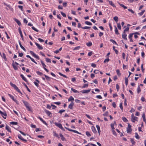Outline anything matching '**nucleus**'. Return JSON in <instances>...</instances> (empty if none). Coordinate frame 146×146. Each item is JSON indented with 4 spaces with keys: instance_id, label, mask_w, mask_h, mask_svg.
I'll return each mask as SVG.
<instances>
[{
    "instance_id": "nucleus-35",
    "label": "nucleus",
    "mask_w": 146,
    "mask_h": 146,
    "mask_svg": "<svg viewBox=\"0 0 146 146\" xmlns=\"http://www.w3.org/2000/svg\"><path fill=\"white\" fill-rule=\"evenodd\" d=\"M86 44L88 46H90L92 45V43L91 42H90L87 43Z\"/></svg>"
},
{
    "instance_id": "nucleus-16",
    "label": "nucleus",
    "mask_w": 146,
    "mask_h": 146,
    "mask_svg": "<svg viewBox=\"0 0 146 146\" xmlns=\"http://www.w3.org/2000/svg\"><path fill=\"white\" fill-rule=\"evenodd\" d=\"M23 102L25 106H26V107L29 106V104L28 103L23 100Z\"/></svg>"
},
{
    "instance_id": "nucleus-38",
    "label": "nucleus",
    "mask_w": 146,
    "mask_h": 146,
    "mask_svg": "<svg viewBox=\"0 0 146 146\" xmlns=\"http://www.w3.org/2000/svg\"><path fill=\"white\" fill-rule=\"evenodd\" d=\"M125 84L126 86H127L128 84V79L127 78H125Z\"/></svg>"
},
{
    "instance_id": "nucleus-27",
    "label": "nucleus",
    "mask_w": 146,
    "mask_h": 146,
    "mask_svg": "<svg viewBox=\"0 0 146 146\" xmlns=\"http://www.w3.org/2000/svg\"><path fill=\"white\" fill-rule=\"evenodd\" d=\"M115 27V33L117 35H118L119 34L118 30L115 26H114Z\"/></svg>"
},
{
    "instance_id": "nucleus-9",
    "label": "nucleus",
    "mask_w": 146,
    "mask_h": 146,
    "mask_svg": "<svg viewBox=\"0 0 146 146\" xmlns=\"http://www.w3.org/2000/svg\"><path fill=\"white\" fill-rule=\"evenodd\" d=\"M54 124L55 125L57 126L60 129L62 127V125L60 123H58L56 122H55Z\"/></svg>"
},
{
    "instance_id": "nucleus-40",
    "label": "nucleus",
    "mask_w": 146,
    "mask_h": 146,
    "mask_svg": "<svg viewBox=\"0 0 146 146\" xmlns=\"http://www.w3.org/2000/svg\"><path fill=\"white\" fill-rule=\"evenodd\" d=\"M3 56V57H3V58L6 61L7 60V58L6 57V56L5 54L4 53H3V55H2Z\"/></svg>"
},
{
    "instance_id": "nucleus-33",
    "label": "nucleus",
    "mask_w": 146,
    "mask_h": 146,
    "mask_svg": "<svg viewBox=\"0 0 146 146\" xmlns=\"http://www.w3.org/2000/svg\"><path fill=\"white\" fill-rule=\"evenodd\" d=\"M71 90L74 93H78V91L75 89H74L73 88H71Z\"/></svg>"
},
{
    "instance_id": "nucleus-41",
    "label": "nucleus",
    "mask_w": 146,
    "mask_h": 146,
    "mask_svg": "<svg viewBox=\"0 0 146 146\" xmlns=\"http://www.w3.org/2000/svg\"><path fill=\"white\" fill-rule=\"evenodd\" d=\"M58 74L60 76H62L64 77H65V78H67V77L65 75H64L62 74L61 73L59 72H58Z\"/></svg>"
},
{
    "instance_id": "nucleus-42",
    "label": "nucleus",
    "mask_w": 146,
    "mask_h": 146,
    "mask_svg": "<svg viewBox=\"0 0 146 146\" xmlns=\"http://www.w3.org/2000/svg\"><path fill=\"white\" fill-rule=\"evenodd\" d=\"M8 95L14 101L15 99H14V97L10 94H9Z\"/></svg>"
},
{
    "instance_id": "nucleus-5",
    "label": "nucleus",
    "mask_w": 146,
    "mask_h": 146,
    "mask_svg": "<svg viewBox=\"0 0 146 146\" xmlns=\"http://www.w3.org/2000/svg\"><path fill=\"white\" fill-rule=\"evenodd\" d=\"M0 114L1 115L2 117L5 119L6 118L7 114L6 112H3L0 110Z\"/></svg>"
},
{
    "instance_id": "nucleus-7",
    "label": "nucleus",
    "mask_w": 146,
    "mask_h": 146,
    "mask_svg": "<svg viewBox=\"0 0 146 146\" xmlns=\"http://www.w3.org/2000/svg\"><path fill=\"white\" fill-rule=\"evenodd\" d=\"M18 137L19 139L23 141L26 142L27 141V140L23 138L20 134H18Z\"/></svg>"
},
{
    "instance_id": "nucleus-1",
    "label": "nucleus",
    "mask_w": 146,
    "mask_h": 146,
    "mask_svg": "<svg viewBox=\"0 0 146 146\" xmlns=\"http://www.w3.org/2000/svg\"><path fill=\"white\" fill-rule=\"evenodd\" d=\"M30 53L35 58H36L38 60H39V56L37 55H36V54H35L33 51H30Z\"/></svg>"
},
{
    "instance_id": "nucleus-37",
    "label": "nucleus",
    "mask_w": 146,
    "mask_h": 146,
    "mask_svg": "<svg viewBox=\"0 0 146 146\" xmlns=\"http://www.w3.org/2000/svg\"><path fill=\"white\" fill-rule=\"evenodd\" d=\"M122 120H123L125 122H127L128 121V120L126 118V117H122Z\"/></svg>"
},
{
    "instance_id": "nucleus-8",
    "label": "nucleus",
    "mask_w": 146,
    "mask_h": 146,
    "mask_svg": "<svg viewBox=\"0 0 146 146\" xmlns=\"http://www.w3.org/2000/svg\"><path fill=\"white\" fill-rule=\"evenodd\" d=\"M90 90H91L90 89H88V90H83L80 91V92L84 94L88 93L90 92Z\"/></svg>"
},
{
    "instance_id": "nucleus-55",
    "label": "nucleus",
    "mask_w": 146,
    "mask_h": 146,
    "mask_svg": "<svg viewBox=\"0 0 146 146\" xmlns=\"http://www.w3.org/2000/svg\"><path fill=\"white\" fill-rule=\"evenodd\" d=\"M117 27L120 30L121 29V26L120 23H118L117 24Z\"/></svg>"
},
{
    "instance_id": "nucleus-63",
    "label": "nucleus",
    "mask_w": 146,
    "mask_h": 146,
    "mask_svg": "<svg viewBox=\"0 0 146 146\" xmlns=\"http://www.w3.org/2000/svg\"><path fill=\"white\" fill-rule=\"evenodd\" d=\"M112 106L114 108H115L116 107V105L115 102H113L112 104Z\"/></svg>"
},
{
    "instance_id": "nucleus-50",
    "label": "nucleus",
    "mask_w": 146,
    "mask_h": 146,
    "mask_svg": "<svg viewBox=\"0 0 146 146\" xmlns=\"http://www.w3.org/2000/svg\"><path fill=\"white\" fill-rule=\"evenodd\" d=\"M104 116H108V111H106L103 114Z\"/></svg>"
},
{
    "instance_id": "nucleus-54",
    "label": "nucleus",
    "mask_w": 146,
    "mask_h": 146,
    "mask_svg": "<svg viewBox=\"0 0 146 146\" xmlns=\"http://www.w3.org/2000/svg\"><path fill=\"white\" fill-rule=\"evenodd\" d=\"M20 35L21 36V37L22 38V39L23 40H24V39L23 38V35L22 34V32H20V33H19Z\"/></svg>"
},
{
    "instance_id": "nucleus-15",
    "label": "nucleus",
    "mask_w": 146,
    "mask_h": 146,
    "mask_svg": "<svg viewBox=\"0 0 146 146\" xmlns=\"http://www.w3.org/2000/svg\"><path fill=\"white\" fill-rule=\"evenodd\" d=\"M19 44L20 45V46L21 48L22 49H23L24 51H25L26 50V49L23 46H22V45L21 44V42L20 40H19Z\"/></svg>"
},
{
    "instance_id": "nucleus-4",
    "label": "nucleus",
    "mask_w": 146,
    "mask_h": 146,
    "mask_svg": "<svg viewBox=\"0 0 146 146\" xmlns=\"http://www.w3.org/2000/svg\"><path fill=\"white\" fill-rule=\"evenodd\" d=\"M41 63V64L42 65V66L43 67V68H44V70L47 72H48V70L46 68V66L45 64L43 62V61L41 60L40 61Z\"/></svg>"
},
{
    "instance_id": "nucleus-22",
    "label": "nucleus",
    "mask_w": 146,
    "mask_h": 146,
    "mask_svg": "<svg viewBox=\"0 0 146 146\" xmlns=\"http://www.w3.org/2000/svg\"><path fill=\"white\" fill-rule=\"evenodd\" d=\"M12 65L13 67V68L15 70H17L18 69V68L17 67V66L14 63H12Z\"/></svg>"
},
{
    "instance_id": "nucleus-17",
    "label": "nucleus",
    "mask_w": 146,
    "mask_h": 146,
    "mask_svg": "<svg viewBox=\"0 0 146 146\" xmlns=\"http://www.w3.org/2000/svg\"><path fill=\"white\" fill-rule=\"evenodd\" d=\"M6 129L10 132H11L10 128L7 125H6L5 127Z\"/></svg>"
},
{
    "instance_id": "nucleus-25",
    "label": "nucleus",
    "mask_w": 146,
    "mask_h": 146,
    "mask_svg": "<svg viewBox=\"0 0 146 146\" xmlns=\"http://www.w3.org/2000/svg\"><path fill=\"white\" fill-rule=\"evenodd\" d=\"M119 5L121 7L123 8L124 9H126L127 8V7L125 6L123 4L120 3H118Z\"/></svg>"
},
{
    "instance_id": "nucleus-34",
    "label": "nucleus",
    "mask_w": 146,
    "mask_h": 146,
    "mask_svg": "<svg viewBox=\"0 0 146 146\" xmlns=\"http://www.w3.org/2000/svg\"><path fill=\"white\" fill-rule=\"evenodd\" d=\"M113 19L116 22L118 21V18L117 17L115 16L113 17Z\"/></svg>"
},
{
    "instance_id": "nucleus-47",
    "label": "nucleus",
    "mask_w": 146,
    "mask_h": 146,
    "mask_svg": "<svg viewBox=\"0 0 146 146\" xmlns=\"http://www.w3.org/2000/svg\"><path fill=\"white\" fill-rule=\"evenodd\" d=\"M36 73H37V74H38L40 75V76L44 75L43 74V73L42 72H39L38 71H37L36 72Z\"/></svg>"
},
{
    "instance_id": "nucleus-64",
    "label": "nucleus",
    "mask_w": 146,
    "mask_h": 146,
    "mask_svg": "<svg viewBox=\"0 0 146 146\" xmlns=\"http://www.w3.org/2000/svg\"><path fill=\"white\" fill-rule=\"evenodd\" d=\"M92 54V51H91L89 52L88 53V55L89 56H91Z\"/></svg>"
},
{
    "instance_id": "nucleus-61",
    "label": "nucleus",
    "mask_w": 146,
    "mask_h": 146,
    "mask_svg": "<svg viewBox=\"0 0 146 146\" xmlns=\"http://www.w3.org/2000/svg\"><path fill=\"white\" fill-rule=\"evenodd\" d=\"M112 132L113 134L114 135L116 136L117 135V133L114 130H112Z\"/></svg>"
},
{
    "instance_id": "nucleus-62",
    "label": "nucleus",
    "mask_w": 146,
    "mask_h": 146,
    "mask_svg": "<svg viewBox=\"0 0 146 146\" xmlns=\"http://www.w3.org/2000/svg\"><path fill=\"white\" fill-rule=\"evenodd\" d=\"M88 84H84L83 86H82V88H85L86 87H88Z\"/></svg>"
},
{
    "instance_id": "nucleus-52",
    "label": "nucleus",
    "mask_w": 146,
    "mask_h": 146,
    "mask_svg": "<svg viewBox=\"0 0 146 146\" xmlns=\"http://www.w3.org/2000/svg\"><path fill=\"white\" fill-rule=\"evenodd\" d=\"M129 27H127L124 30L123 33H125V32L127 31H128L129 30Z\"/></svg>"
},
{
    "instance_id": "nucleus-26",
    "label": "nucleus",
    "mask_w": 146,
    "mask_h": 146,
    "mask_svg": "<svg viewBox=\"0 0 146 146\" xmlns=\"http://www.w3.org/2000/svg\"><path fill=\"white\" fill-rule=\"evenodd\" d=\"M74 100V98L72 96H70V98L68 99V101H70L72 102H73V101Z\"/></svg>"
},
{
    "instance_id": "nucleus-45",
    "label": "nucleus",
    "mask_w": 146,
    "mask_h": 146,
    "mask_svg": "<svg viewBox=\"0 0 146 146\" xmlns=\"http://www.w3.org/2000/svg\"><path fill=\"white\" fill-rule=\"evenodd\" d=\"M80 48V46H78L76 47H75L73 49V50H79Z\"/></svg>"
},
{
    "instance_id": "nucleus-28",
    "label": "nucleus",
    "mask_w": 146,
    "mask_h": 146,
    "mask_svg": "<svg viewBox=\"0 0 146 146\" xmlns=\"http://www.w3.org/2000/svg\"><path fill=\"white\" fill-rule=\"evenodd\" d=\"M85 23L87 25H92V23L89 21H86L85 22Z\"/></svg>"
},
{
    "instance_id": "nucleus-49",
    "label": "nucleus",
    "mask_w": 146,
    "mask_h": 146,
    "mask_svg": "<svg viewBox=\"0 0 146 146\" xmlns=\"http://www.w3.org/2000/svg\"><path fill=\"white\" fill-rule=\"evenodd\" d=\"M119 107L121 110L122 111L123 110V108L122 106V103H121L119 104Z\"/></svg>"
},
{
    "instance_id": "nucleus-12",
    "label": "nucleus",
    "mask_w": 146,
    "mask_h": 146,
    "mask_svg": "<svg viewBox=\"0 0 146 146\" xmlns=\"http://www.w3.org/2000/svg\"><path fill=\"white\" fill-rule=\"evenodd\" d=\"M60 135L61 140L63 141H66V140L63 135L61 133H60Z\"/></svg>"
},
{
    "instance_id": "nucleus-3",
    "label": "nucleus",
    "mask_w": 146,
    "mask_h": 146,
    "mask_svg": "<svg viewBox=\"0 0 146 146\" xmlns=\"http://www.w3.org/2000/svg\"><path fill=\"white\" fill-rule=\"evenodd\" d=\"M128 127L127 128V133H129L131 131L132 129L131 128V125L129 123H128Z\"/></svg>"
},
{
    "instance_id": "nucleus-24",
    "label": "nucleus",
    "mask_w": 146,
    "mask_h": 146,
    "mask_svg": "<svg viewBox=\"0 0 146 146\" xmlns=\"http://www.w3.org/2000/svg\"><path fill=\"white\" fill-rule=\"evenodd\" d=\"M10 85L12 86L13 87L14 89H15L17 87L16 85L14 84H13V83H12L11 82L10 83Z\"/></svg>"
},
{
    "instance_id": "nucleus-46",
    "label": "nucleus",
    "mask_w": 146,
    "mask_h": 146,
    "mask_svg": "<svg viewBox=\"0 0 146 146\" xmlns=\"http://www.w3.org/2000/svg\"><path fill=\"white\" fill-rule=\"evenodd\" d=\"M90 27H87V26H85L84 27H82L81 28L83 29H90Z\"/></svg>"
},
{
    "instance_id": "nucleus-14",
    "label": "nucleus",
    "mask_w": 146,
    "mask_h": 146,
    "mask_svg": "<svg viewBox=\"0 0 146 146\" xmlns=\"http://www.w3.org/2000/svg\"><path fill=\"white\" fill-rule=\"evenodd\" d=\"M44 111L49 116H50V115L51 114V113L49 111L47 110L46 109H45L44 110ZM51 116H50L51 117Z\"/></svg>"
},
{
    "instance_id": "nucleus-2",
    "label": "nucleus",
    "mask_w": 146,
    "mask_h": 146,
    "mask_svg": "<svg viewBox=\"0 0 146 146\" xmlns=\"http://www.w3.org/2000/svg\"><path fill=\"white\" fill-rule=\"evenodd\" d=\"M65 128L66 129L68 130L69 131H72L74 132V133H77L78 134H81V133L79 132H78L77 131L75 130H73L72 129H70L68 128H67V127H65Z\"/></svg>"
},
{
    "instance_id": "nucleus-36",
    "label": "nucleus",
    "mask_w": 146,
    "mask_h": 146,
    "mask_svg": "<svg viewBox=\"0 0 146 146\" xmlns=\"http://www.w3.org/2000/svg\"><path fill=\"white\" fill-rule=\"evenodd\" d=\"M135 138L137 139H139V137L138 135V133H135Z\"/></svg>"
},
{
    "instance_id": "nucleus-57",
    "label": "nucleus",
    "mask_w": 146,
    "mask_h": 146,
    "mask_svg": "<svg viewBox=\"0 0 146 146\" xmlns=\"http://www.w3.org/2000/svg\"><path fill=\"white\" fill-rule=\"evenodd\" d=\"M141 68L143 72H144L145 69L143 68V64H142L141 65Z\"/></svg>"
},
{
    "instance_id": "nucleus-23",
    "label": "nucleus",
    "mask_w": 146,
    "mask_h": 146,
    "mask_svg": "<svg viewBox=\"0 0 146 146\" xmlns=\"http://www.w3.org/2000/svg\"><path fill=\"white\" fill-rule=\"evenodd\" d=\"M92 130L94 133H96L97 132V131L96 129L95 128V127L92 126Z\"/></svg>"
},
{
    "instance_id": "nucleus-10",
    "label": "nucleus",
    "mask_w": 146,
    "mask_h": 146,
    "mask_svg": "<svg viewBox=\"0 0 146 146\" xmlns=\"http://www.w3.org/2000/svg\"><path fill=\"white\" fill-rule=\"evenodd\" d=\"M20 76L23 80L25 81L26 82H28V81L25 77L22 74H21Z\"/></svg>"
},
{
    "instance_id": "nucleus-18",
    "label": "nucleus",
    "mask_w": 146,
    "mask_h": 146,
    "mask_svg": "<svg viewBox=\"0 0 146 146\" xmlns=\"http://www.w3.org/2000/svg\"><path fill=\"white\" fill-rule=\"evenodd\" d=\"M127 35L125 34V33H123L122 34V38L125 40H127V38H126Z\"/></svg>"
},
{
    "instance_id": "nucleus-19",
    "label": "nucleus",
    "mask_w": 146,
    "mask_h": 146,
    "mask_svg": "<svg viewBox=\"0 0 146 146\" xmlns=\"http://www.w3.org/2000/svg\"><path fill=\"white\" fill-rule=\"evenodd\" d=\"M108 2L110 5L114 7H116L115 5L113 3L112 1H108Z\"/></svg>"
},
{
    "instance_id": "nucleus-48",
    "label": "nucleus",
    "mask_w": 146,
    "mask_h": 146,
    "mask_svg": "<svg viewBox=\"0 0 146 146\" xmlns=\"http://www.w3.org/2000/svg\"><path fill=\"white\" fill-rule=\"evenodd\" d=\"M86 134L87 136L88 137H90V136H91V134H90L89 132L88 131H86Z\"/></svg>"
},
{
    "instance_id": "nucleus-13",
    "label": "nucleus",
    "mask_w": 146,
    "mask_h": 146,
    "mask_svg": "<svg viewBox=\"0 0 146 146\" xmlns=\"http://www.w3.org/2000/svg\"><path fill=\"white\" fill-rule=\"evenodd\" d=\"M14 20L20 26L21 25V23L18 19L16 18H14Z\"/></svg>"
},
{
    "instance_id": "nucleus-20",
    "label": "nucleus",
    "mask_w": 146,
    "mask_h": 146,
    "mask_svg": "<svg viewBox=\"0 0 146 146\" xmlns=\"http://www.w3.org/2000/svg\"><path fill=\"white\" fill-rule=\"evenodd\" d=\"M25 86V87L26 88L27 90L29 92H31V91L29 89V88H28V86L26 84L24 83V82L22 83Z\"/></svg>"
},
{
    "instance_id": "nucleus-58",
    "label": "nucleus",
    "mask_w": 146,
    "mask_h": 146,
    "mask_svg": "<svg viewBox=\"0 0 146 146\" xmlns=\"http://www.w3.org/2000/svg\"><path fill=\"white\" fill-rule=\"evenodd\" d=\"M65 111V110H59V111L58 112V113L61 114H62V112H64Z\"/></svg>"
},
{
    "instance_id": "nucleus-51",
    "label": "nucleus",
    "mask_w": 146,
    "mask_h": 146,
    "mask_svg": "<svg viewBox=\"0 0 146 146\" xmlns=\"http://www.w3.org/2000/svg\"><path fill=\"white\" fill-rule=\"evenodd\" d=\"M116 72L117 73V74L119 76H120L121 75V74L120 72L119 71V70H117Z\"/></svg>"
},
{
    "instance_id": "nucleus-53",
    "label": "nucleus",
    "mask_w": 146,
    "mask_h": 146,
    "mask_svg": "<svg viewBox=\"0 0 146 146\" xmlns=\"http://www.w3.org/2000/svg\"><path fill=\"white\" fill-rule=\"evenodd\" d=\"M141 91V90L140 87L139 86H138L137 88V92L138 93H139V92Z\"/></svg>"
},
{
    "instance_id": "nucleus-59",
    "label": "nucleus",
    "mask_w": 146,
    "mask_h": 146,
    "mask_svg": "<svg viewBox=\"0 0 146 146\" xmlns=\"http://www.w3.org/2000/svg\"><path fill=\"white\" fill-rule=\"evenodd\" d=\"M61 13L62 16L64 17H66V15L65 13H63L62 12H61Z\"/></svg>"
},
{
    "instance_id": "nucleus-39",
    "label": "nucleus",
    "mask_w": 146,
    "mask_h": 146,
    "mask_svg": "<svg viewBox=\"0 0 146 146\" xmlns=\"http://www.w3.org/2000/svg\"><path fill=\"white\" fill-rule=\"evenodd\" d=\"M10 124L13 125H17L18 123L17 122L12 121L10 122Z\"/></svg>"
},
{
    "instance_id": "nucleus-56",
    "label": "nucleus",
    "mask_w": 146,
    "mask_h": 146,
    "mask_svg": "<svg viewBox=\"0 0 146 146\" xmlns=\"http://www.w3.org/2000/svg\"><path fill=\"white\" fill-rule=\"evenodd\" d=\"M32 28L33 30H34L35 31L37 32H38V31L36 28H35L34 27H32Z\"/></svg>"
},
{
    "instance_id": "nucleus-44",
    "label": "nucleus",
    "mask_w": 146,
    "mask_h": 146,
    "mask_svg": "<svg viewBox=\"0 0 146 146\" xmlns=\"http://www.w3.org/2000/svg\"><path fill=\"white\" fill-rule=\"evenodd\" d=\"M46 61L47 62H49L50 63H51V61L50 59L48 58H45Z\"/></svg>"
},
{
    "instance_id": "nucleus-21",
    "label": "nucleus",
    "mask_w": 146,
    "mask_h": 146,
    "mask_svg": "<svg viewBox=\"0 0 146 146\" xmlns=\"http://www.w3.org/2000/svg\"><path fill=\"white\" fill-rule=\"evenodd\" d=\"M137 117L134 116L133 118H131V121L133 122H135V121H137Z\"/></svg>"
},
{
    "instance_id": "nucleus-30",
    "label": "nucleus",
    "mask_w": 146,
    "mask_h": 146,
    "mask_svg": "<svg viewBox=\"0 0 146 146\" xmlns=\"http://www.w3.org/2000/svg\"><path fill=\"white\" fill-rule=\"evenodd\" d=\"M110 41L112 42L113 44H114L117 45H118L117 44V43L116 42L113 40L112 39H111L110 40Z\"/></svg>"
},
{
    "instance_id": "nucleus-60",
    "label": "nucleus",
    "mask_w": 146,
    "mask_h": 146,
    "mask_svg": "<svg viewBox=\"0 0 146 146\" xmlns=\"http://www.w3.org/2000/svg\"><path fill=\"white\" fill-rule=\"evenodd\" d=\"M35 131L36 132H38V131H41V129L40 128H36L35 129Z\"/></svg>"
},
{
    "instance_id": "nucleus-11",
    "label": "nucleus",
    "mask_w": 146,
    "mask_h": 146,
    "mask_svg": "<svg viewBox=\"0 0 146 146\" xmlns=\"http://www.w3.org/2000/svg\"><path fill=\"white\" fill-rule=\"evenodd\" d=\"M35 44L39 49H43L42 47L40 46L39 44L37 43L36 42H35Z\"/></svg>"
},
{
    "instance_id": "nucleus-43",
    "label": "nucleus",
    "mask_w": 146,
    "mask_h": 146,
    "mask_svg": "<svg viewBox=\"0 0 146 146\" xmlns=\"http://www.w3.org/2000/svg\"><path fill=\"white\" fill-rule=\"evenodd\" d=\"M109 60L110 59L108 58H106L105 59L104 62V63H105L106 62H109Z\"/></svg>"
},
{
    "instance_id": "nucleus-31",
    "label": "nucleus",
    "mask_w": 146,
    "mask_h": 146,
    "mask_svg": "<svg viewBox=\"0 0 146 146\" xmlns=\"http://www.w3.org/2000/svg\"><path fill=\"white\" fill-rule=\"evenodd\" d=\"M53 133H54V136H55L56 137H58V138H59L60 137L58 134H57L55 132L53 131Z\"/></svg>"
},
{
    "instance_id": "nucleus-32",
    "label": "nucleus",
    "mask_w": 146,
    "mask_h": 146,
    "mask_svg": "<svg viewBox=\"0 0 146 146\" xmlns=\"http://www.w3.org/2000/svg\"><path fill=\"white\" fill-rule=\"evenodd\" d=\"M130 141L133 145L135 144V142L134 141V139L132 138H130Z\"/></svg>"
},
{
    "instance_id": "nucleus-29",
    "label": "nucleus",
    "mask_w": 146,
    "mask_h": 146,
    "mask_svg": "<svg viewBox=\"0 0 146 146\" xmlns=\"http://www.w3.org/2000/svg\"><path fill=\"white\" fill-rule=\"evenodd\" d=\"M44 76L46 79V80H50V77H49V76H46V75L44 74L43 75Z\"/></svg>"
},
{
    "instance_id": "nucleus-6",
    "label": "nucleus",
    "mask_w": 146,
    "mask_h": 146,
    "mask_svg": "<svg viewBox=\"0 0 146 146\" xmlns=\"http://www.w3.org/2000/svg\"><path fill=\"white\" fill-rule=\"evenodd\" d=\"M74 105V103L73 102H72L69 105L68 108L71 110H72L73 108V106Z\"/></svg>"
}]
</instances>
